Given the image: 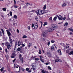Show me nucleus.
I'll return each instance as SVG.
<instances>
[{"label": "nucleus", "instance_id": "obj_22", "mask_svg": "<svg viewBox=\"0 0 73 73\" xmlns=\"http://www.w3.org/2000/svg\"><path fill=\"white\" fill-rule=\"evenodd\" d=\"M21 50V48H17L18 51H20Z\"/></svg>", "mask_w": 73, "mask_h": 73}, {"label": "nucleus", "instance_id": "obj_14", "mask_svg": "<svg viewBox=\"0 0 73 73\" xmlns=\"http://www.w3.org/2000/svg\"><path fill=\"white\" fill-rule=\"evenodd\" d=\"M68 54H69V55H71V54L73 55V51H71L70 52L68 53Z\"/></svg>", "mask_w": 73, "mask_h": 73}, {"label": "nucleus", "instance_id": "obj_53", "mask_svg": "<svg viewBox=\"0 0 73 73\" xmlns=\"http://www.w3.org/2000/svg\"><path fill=\"white\" fill-rule=\"evenodd\" d=\"M17 33H19V32H20L19 30V29H17Z\"/></svg>", "mask_w": 73, "mask_h": 73}, {"label": "nucleus", "instance_id": "obj_34", "mask_svg": "<svg viewBox=\"0 0 73 73\" xmlns=\"http://www.w3.org/2000/svg\"><path fill=\"white\" fill-rule=\"evenodd\" d=\"M51 42L52 43H54V42H55V41L54 40H51Z\"/></svg>", "mask_w": 73, "mask_h": 73}, {"label": "nucleus", "instance_id": "obj_38", "mask_svg": "<svg viewBox=\"0 0 73 73\" xmlns=\"http://www.w3.org/2000/svg\"><path fill=\"white\" fill-rule=\"evenodd\" d=\"M26 4L27 5H30V4L28 3H26Z\"/></svg>", "mask_w": 73, "mask_h": 73}, {"label": "nucleus", "instance_id": "obj_9", "mask_svg": "<svg viewBox=\"0 0 73 73\" xmlns=\"http://www.w3.org/2000/svg\"><path fill=\"white\" fill-rule=\"evenodd\" d=\"M53 31L54 30L52 29V27H51V28H49L48 29V31L49 32H52V31Z\"/></svg>", "mask_w": 73, "mask_h": 73}, {"label": "nucleus", "instance_id": "obj_57", "mask_svg": "<svg viewBox=\"0 0 73 73\" xmlns=\"http://www.w3.org/2000/svg\"><path fill=\"white\" fill-rule=\"evenodd\" d=\"M31 70H29V71H28V72H29V73H31Z\"/></svg>", "mask_w": 73, "mask_h": 73}, {"label": "nucleus", "instance_id": "obj_43", "mask_svg": "<svg viewBox=\"0 0 73 73\" xmlns=\"http://www.w3.org/2000/svg\"><path fill=\"white\" fill-rule=\"evenodd\" d=\"M14 7H15V8H17V5H14Z\"/></svg>", "mask_w": 73, "mask_h": 73}, {"label": "nucleus", "instance_id": "obj_20", "mask_svg": "<svg viewBox=\"0 0 73 73\" xmlns=\"http://www.w3.org/2000/svg\"><path fill=\"white\" fill-rule=\"evenodd\" d=\"M21 43L20 42V41H19L18 42V45L19 46H20V45H21Z\"/></svg>", "mask_w": 73, "mask_h": 73}, {"label": "nucleus", "instance_id": "obj_30", "mask_svg": "<svg viewBox=\"0 0 73 73\" xmlns=\"http://www.w3.org/2000/svg\"><path fill=\"white\" fill-rule=\"evenodd\" d=\"M5 52L6 53H8V50H7V49H5Z\"/></svg>", "mask_w": 73, "mask_h": 73}, {"label": "nucleus", "instance_id": "obj_35", "mask_svg": "<svg viewBox=\"0 0 73 73\" xmlns=\"http://www.w3.org/2000/svg\"><path fill=\"white\" fill-rule=\"evenodd\" d=\"M52 17H50L49 20H52Z\"/></svg>", "mask_w": 73, "mask_h": 73}, {"label": "nucleus", "instance_id": "obj_16", "mask_svg": "<svg viewBox=\"0 0 73 73\" xmlns=\"http://www.w3.org/2000/svg\"><path fill=\"white\" fill-rule=\"evenodd\" d=\"M32 43H29L28 47H29H29H30L31 46H32Z\"/></svg>", "mask_w": 73, "mask_h": 73}, {"label": "nucleus", "instance_id": "obj_6", "mask_svg": "<svg viewBox=\"0 0 73 73\" xmlns=\"http://www.w3.org/2000/svg\"><path fill=\"white\" fill-rule=\"evenodd\" d=\"M38 27V25H37V23H35V25L34 26V29H36Z\"/></svg>", "mask_w": 73, "mask_h": 73}, {"label": "nucleus", "instance_id": "obj_48", "mask_svg": "<svg viewBox=\"0 0 73 73\" xmlns=\"http://www.w3.org/2000/svg\"><path fill=\"white\" fill-rule=\"evenodd\" d=\"M66 19V17H64L63 18V19L64 20H65V19Z\"/></svg>", "mask_w": 73, "mask_h": 73}, {"label": "nucleus", "instance_id": "obj_26", "mask_svg": "<svg viewBox=\"0 0 73 73\" xmlns=\"http://www.w3.org/2000/svg\"><path fill=\"white\" fill-rule=\"evenodd\" d=\"M54 50V46H51V50Z\"/></svg>", "mask_w": 73, "mask_h": 73}, {"label": "nucleus", "instance_id": "obj_24", "mask_svg": "<svg viewBox=\"0 0 73 73\" xmlns=\"http://www.w3.org/2000/svg\"><path fill=\"white\" fill-rule=\"evenodd\" d=\"M9 40H10V42H12V39L11 38V37H9Z\"/></svg>", "mask_w": 73, "mask_h": 73}, {"label": "nucleus", "instance_id": "obj_25", "mask_svg": "<svg viewBox=\"0 0 73 73\" xmlns=\"http://www.w3.org/2000/svg\"><path fill=\"white\" fill-rule=\"evenodd\" d=\"M56 20H57V17H55L54 19H53V20L54 21H56Z\"/></svg>", "mask_w": 73, "mask_h": 73}, {"label": "nucleus", "instance_id": "obj_64", "mask_svg": "<svg viewBox=\"0 0 73 73\" xmlns=\"http://www.w3.org/2000/svg\"><path fill=\"white\" fill-rule=\"evenodd\" d=\"M45 73H48V71H45Z\"/></svg>", "mask_w": 73, "mask_h": 73}, {"label": "nucleus", "instance_id": "obj_44", "mask_svg": "<svg viewBox=\"0 0 73 73\" xmlns=\"http://www.w3.org/2000/svg\"><path fill=\"white\" fill-rule=\"evenodd\" d=\"M39 53L40 54H41V50H39Z\"/></svg>", "mask_w": 73, "mask_h": 73}, {"label": "nucleus", "instance_id": "obj_4", "mask_svg": "<svg viewBox=\"0 0 73 73\" xmlns=\"http://www.w3.org/2000/svg\"><path fill=\"white\" fill-rule=\"evenodd\" d=\"M6 31L7 33L8 36H9V37H10L11 35V33H10V32H9V30H6Z\"/></svg>", "mask_w": 73, "mask_h": 73}, {"label": "nucleus", "instance_id": "obj_28", "mask_svg": "<svg viewBox=\"0 0 73 73\" xmlns=\"http://www.w3.org/2000/svg\"><path fill=\"white\" fill-rule=\"evenodd\" d=\"M17 44V42H15V48H16V47Z\"/></svg>", "mask_w": 73, "mask_h": 73}, {"label": "nucleus", "instance_id": "obj_40", "mask_svg": "<svg viewBox=\"0 0 73 73\" xmlns=\"http://www.w3.org/2000/svg\"><path fill=\"white\" fill-rule=\"evenodd\" d=\"M48 69H50V70H52V68H51L49 66H48Z\"/></svg>", "mask_w": 73, "mask_h": 73}, {"label": "nucleus", "instance_id": "obj_50", "mask_svg": "<svg viewBox=\"0 0 73 73\" xmlns=\"http://www.w3.org/2000/svg\"><path fill=\"white\" fill-rule=\"evenodd\" d=\"M31 27L32 28H33V27H34V24L33 23L32 24Z\"/></svg>", "mask_w": 73, "mask_h": 73}, {"label": "nucleus", "instance_id": "obj_36", "mask_svg": "<svg viewBox=\"0 0 73 73\" xmlns=\"http://www.w3.org/2000/svg\"><path fill=\"white\" fill-rule=\"evenodd\" d=\"M1 36H2V32L0 31V37Z\"/></svg>", "mask_w": 73, "mask_h": 73}, {"label": "nucleus", "instance_id": "obj_11", "mask_svg": "<svg viewBox=\"0 0 73 73\" xmlns=\"http://www.w3.org/2000/svg\"><path fill=\"white\" fill-rule=\"evenodd\" d=\"M23 58H21L20 60V62H21L22 63H23Z\"/></svg>", "mask_w": 73, "mask_h": 73}, {"label": "nucleus", "instance_id": "obj_60", "mask_svg": "<svg viewBox=\"0 0 73 73\" xmlns=\"http://www.w3.org/2000/svg\"><path fill=\"white\" fill-rule=\"evenodd\" d=\"M22 46H25V44H22Z\"/></svg>", "mask_w": 73, "mask_h": 73}, {"label": "nucleus", "instance_id": "obj_51", "mask_svg": "<svg viewBox=\"0 0 73 73\" xmlns=\"http://www.w3.org/2000/svg\"><path fill=\"white\" fill-rule=\"evenodd\" d=\"M29 15H30V16H31V15H32V13H31V12H29Z\"/></svg>", "mask_w": 73, "mask_h": 73}, {"label": "nucleus", "instance_id": "obj_23", "mask_svg": "<svg viewBox=\"0 0 73 73\" xmlns=\"http://www.w3.org/2000/svg\"><path fill=\"white\" fill-rule=\"evenodd\" d=\"M27 36H26V35H24L23 36V38H27Z\"/></svg>", "mask_w": 73, "mask_h": 73}, {"label": "nucleus", "instance_id": "obj_17", "mask_svg": "<svg viewBox=\"0 0 73 73\" xmlns=\"http://www.w3.org/2000/svg\"><path fill=\"white\" fill-rule=\"evenodd\" d=\"M47 24H48V23H47V22H45L44 23V24H43V25L44 26H45V25H47Z\"/></svg>", "mask_w": 73, "mask_h": 73}, {"label": "nucleus", "instance_id": "obj_1", "mask_svg": "<svg viewBox=\"0 0 73 73\" xmlns=\"http://www.w3.org/2000/svg\"><path fill=\"white\" fill-rule=\"evenodd\" d=\"M51 27L52 28V29L53 31H54L58 28V26L56 24H54L51 25Z\"/></svg>", "mask_w": 73, "mask_h": 73}, {"label": "nucleus", "instance_id": "obj_39", "mask_svg": "<svg viewBox=\"0 0 73 73\" xmlns=\"http://www.w3.org/2000/svg\"><path fill=\"white\" fill-rule=\"evenodd\" d=\"M41 72H42V73H45V71L44 70H42Z\"/></svg>", "mask_w": 73, "mask_h": 73}, {"label": "nucleus", "instance_id": "obj_33", "mask_svg": "<svg viewBox=\"0 0 73 73\" xmlns=\"http://www.w3.org/2000/svg\"><path fill=\"white\" fill-rule=\"evenodd\" d=\"M22 56V55H21V54H20L19 56V58H21V57Z\"/></svg>", "mask_w": 73, "mask_h": 73}, {"label": "nucleus", "instance_id": "obj_3", "mask_svg": "<svg viewBox=\"0 0 73 73\" xmlns=\"http://www.w3.org/2000/svg\"><path fill=\"white\" fill-rule=\"evenodd\" d=\"M32 66L33 67L31 68L33 70H36V64L35 63H33L32 64Z\"/></svg>", "mask_w": 73, "mask_h": 73}, {"label": "nucleus", "instance_id": "obj_21", "mask_svg": "<svg viewBox=\"0 0 73 73\" xmlns=\"http://www.w3.org/2000/svg\"><path fill=\"white\" fill-rule=\"evenodd\" d=\"M4 69V67H2L0 69V70L1 72H2L3 69Z\"/></svg>", "mask_w": 73, "mask_h": 73}, {"label": "nucleus", "instance_id": "obj_12", "mask_svg": "<svg viewBox=\"0 0 73 73\" xmlns=\"http://www.w3.org/2000/svg\"><path fill=\"white\" fill-rule=\"evenodd\" d=\"M7 49H10V48H11V45H10V44H9V45H7Z\"/></svg>", "mask_w": 73, "mask_h": 73}, {"label": "nucleus", "instance_id": "obj_61", "mask_svg": "<svg viewBox=\"0 0 73 73\" xmlns=\"http://www.w3.org/2000/svg\"><path fill=\"white\" fill-rule=\"evenodd\" d=\"M40 61H41V62H44V61L42 59V60H40Z\"/></svg>", "mask_w": 73, "mask_h": 73}, {"label": "nucleus", "instance_id": "obj_27", "mask_svg": "<svg viewBox=\"0 0 73 73\" xmlns=\"http://www.w3.org/2000/svg\"><path fill=\"white\" fill-rule=\"evenodd\" d=\"M66 6V4L65 3H64L62 5V7H65Z\"/></svg>", "mask_w": 73, "mask_h": 73}, {"label": "nucleus", "instance_id": "obj_59", "mask_svg": "<svg viewBox=\"0 0 73 73\" xmlns=\"http://www.w3.org/2000/svg\"><path fill=\"white\" fill-rule=\"evenodd\" d=\"M13 0L14 1V2L15 3L14 4H15H15H16V1L15 0Z\"/></svg>", "mask_w": 73, "mask_h": 73}, {"label": "nucleus", "instance_id": "obj_58", "mask_svg": "<svg viewBox=\"0 0 73 73\" xmlns=\"http://www.w3.org/2000/svg\"><path fill=\"white\" fill-rule=\"evenodd\" d=\"M69 48V46H66V49Z\"/></svg>", "mask_w": 73, "mask_h": 73}, {"label": "nucleus", "instance_id": "obj_8", "mask_svg": "<svg viewBox=\"0 0 73 73\" xmlns=\"http://www.w3.org/2000/svg\"><path fill=\"white\" fill-rule=\"evenodd\" d=\"M57 51L58 52V53H59L60 55H61V54H62L61 53V50L59 49Z\"/></svg>", "mask_w": 73, "mask_h": 73}, {"label": "nucleus", "instance_id": "obj_54", "mask_svg": "<svg viewBox=\"0 0 73 73\" xmlns=\"http://www.w3.org/2000/svg\"><path fill=\"white\" fill-rule=\"evenodd\" d=\"M47 45L49 46L50 45V42L49 41L48 42Z\"/></svg>", "mask_w": 73, "mask_h": 73}, {"label": "nucleus", "instance_id": "obj_42", "mask_svg": "<svg viewBox=\"0 0 73 73\" xmlns=\"http://www.w3.org/2000/svg\"><path fill=\"white\" fill-rule=\"evenodd\" d=\"M39 60V59L38 58H36L35 59V60L36 61H38V60Z\"/></svg>", "mask_w": 73, "mask_h": 73}, {"label": "nucleus", "instance_id": "obj_52", "mask_svg": "<svg viewBox=\"0 0 73 73\" xmlns=\"http://www.w3.org/2000/svg\"><path fill=\"white\" fill-rule=\"evenodd\" d=\"M10 15L11 16L12 15V12H10Z\"/></svg>", "mask_w": 73, "mask_h": 73}, {"label": "nucleus", "instance_id": "obj_63", "mask_svg": "<svg viewBox=\"0 0 73 73\" xmlns=\"http://www.w3.org/2000/svg\"><path fill=\"white\" fill-rule=\"evenodd\" d=\"M19 71H20V70L21 69V67H19Z\"/></svg>", "mask_w": 73, "mask_h": 73}, {"label": "nucleus", "instance_id": "obj_49", "mask_svg": "<svg viewBox=\"0 0 73 73\" xmlns=\"http://www.w3.org/2000/svg\"><path fill=\"white\" fill-rule=\"evenodd\" d=\"M66 53H68H68H69V50H66Z\"/></svg>", "mask_w": 73, "mask_h": 73}, {"label": "nucleus", "instance_id": "obj_62", "mask_svg": "<svg viewBox=\"0 0 73 73\" xmlns=\"http://www.w3.org/2000/svg\"><path fill=\"white\" fill-rule=\"evenodd\" d=\"M56 17H57L58 18V17H59V16H58V15H56Z\"/></svg>", "mask_w": 73, "mask_h": 73}, {"label": "nucleus", "instance_id": "obj_37", "mask_svg": "<svg viewBox=\"0 0 73 73\" xmlns=\"http://www.w3.org/2000/svg\"><path fill=\"white\" fill-rule=\"evenodd\" d=\"M39 57H40V60H42V57L41 56H39Z\"/></svg>", "mask_w": 73, "mask_h": 73}, {"label": "nucleus", "instance_id": "obj_10", "mask_svg": "<svg viewBox=\"0 0 73 73\" xmlns=\"http://www.w3.org/2000/svg\"><path fill=\"white\" fill-rule=\"evenodd\" d=\"M9 44H10V43L7 42H6L5 43V44L6 46L9 45Z\"/></svg>", "mask_w": 73, "mask_h": 73}, {"label": "nucleus", "instance_id": "obj_5", "mask_svg": "<svg viewBox=\"0 0 73 73\" xmlns=\"http://www.w3.org/2000/svg\"><path fill=\"white\" fill-rule=\"evenodd\" d=\"M58 19L60 20H62H62H63V17H62L61 16V15H59V17H58Z\"/></svg>", "mask_w": 73, "mask_h": 73}, {"label": "nucleus", "instance_id": "obj_45", "mask_svg": "<svg viewBox=\"0 0 73 73\" xmlns=\"http://www.w3.org/2000/svg\"><path fill=\"white\" fill-rule=\"evenodd\" d=\"M16 58H15L14 60H13V63L15 62V61H16Z\"/></svg>", "mask_w": 73, "mask_h": 73}, {"label": "nucleus", "instance_id": "obj_29", "mask_svg": "<svg viewBox=\"0 0 73 73\" xmlns=\"http://www.w3.org/2000/svg\"><path fill=\"white\" fill-rule=\"evenodd\" d=\"M68 25V23H65L64 26L65 27H66V26H67Z\"/></svg>", "mask_w": 73, "mask_h": 73}, {"label": "nucleus", "instance_id": "obj_47", "mask_svg": "<svg viewBox=\"0 0 73 73\" xmlns=\"http://www.w3.org/2000/svg\"><path fill=\"white\" fill-rule=\"evenodd\" d=\"M35 20H37L38 19V17H35Z\"/></svg>", "mask_w": 73, "mask_h": 73}, {"label": "nucleus", "instance_id": "obj_13", "mask_svg": "<svg viewBox=\"0 0 73 73\" xmlns=\"http://www.w3.org/2000/svg\"><path fill=\"white\" fill-rule=\"evenodd\" d=\"M46 33L44 32H43V37H46Z\"/></svg>", "mask_w": 73, "mask_h": 73}, {"label": "nucleus", "instance_id": "obj_19", "mask_svg": "<svg viewBox=\"0 0 73 73\" xmlns=\"http://www.w3.org/2000/svg\"><path fill=\"white\" fill-rule=\"evenodd\" d=\"M46 8V5H44V7L43 8V9L44 10H45V9Z\"/></svg>", "mask_w": 73, "mask_h": 73}, {"label": "nucleus", "instance_id": "obj_31", "mask_svg": "<svg viewBox=\"0 0 73 73\" xmlns=\"http://www.w3.org/2000/svg\"><path fill=\"white\" fill-rule=\"evenodd\" d=\"M14 19H17V16L16 15H15L13 17Z\"/></svg>", "mask_w": 73, "mask_h": 73}, {"label": "nucleus", "instance_id": "obj_32", "mask_svg": "<svg viewBox=\"0 0 73 73\" xmlns=\"http://www.w3.org/2000/svg\"><path fill=\"white\" fill-rule=\"evenodd\" d=\"M3 11H5V12L6 10V8H3Z\"/></svg>", "mask_w": 73, "mask_h": 73}, {"label": "nucleus", "instance_id": "obj_7", "mask_svg": "<svg viewBox=\"0 0 73 73\" xmlns=\"http://www.w3.org/2000/svg\"><path fill=\"white\" fill-rule=\"evenodd\" d=\"M16 56V54L15 53H13L12 56H11V58H15Z\"/></svg>", "mask_w": 73, "mask_h": 73}, {"label": "nucleus", "instance_id": "obj_18", "mask_svg": "<svg viewBox=\"0 0 73 73\" xmlns=\"http://www.w3.org/2000/svg\"><path fill=\"white\" fill-rule=\"evenodd\" d=\"M68 30L69 31H72V32H73V29L72 28H69L68 29Z\"/></svg>", "mask_w": 73, "mask_h": 73}, {"label": "nucleus", "instance_id": "obj_2", "mask_svg": "<svg viewBox=\"0 0 73 73\" xmlns=\"http://www.w3.org/2000/svg\"><path fill=\"white\" fill-rule=\"evenodd\" d=\"M38 13L39 15H41L42 14H43L45 12V11H42L41 10H39L38 11Z\"/></svg>", "mask_w": 73, "mask_h": 73}, {"label": "nucleus", "instance_id": "obj_41", "mask_svg": "<svg viewBox=\"0 0 73 73\" xmlns=\"http://www.w3.org/2000/svg\"><path fill=\"white\" fill-rule=\"evenodd\" d=\"M26 70L27 71H28V70H29V68H26Z\"/></svg>", "mask_w": 73, "mask_h": 73}, {"label": "nucleus", "instance_id": "obj_56", "mask_svg": "<svg viewBox=\"0 0 73 73\" xmlns=\"http://www.w3.org/2000/svg\"><path fill=\"white\" fill-rule=\"evenodd\" d=\"M58 61H59V62H62V60H60V59H59L58 60Z\"/></svg>", "mask_w": 73, "mask_h": 73}, {"label": "nucleus", "instance_id": "obj_15", "mask_svg": "<svg viewBox=\"0 0 73 73\" xmlns=\"http://www.w3.org/2000/svg\"><path fill=\"white\" fill-rule=\"evenodd\" d=\"M1 31L3 33V35H4V30H3V29H1Z\"/></svg>", "mask_w": 73, "mask_h": 73}, {"label": "nucleus", "instance_id": "obj_46", "mask_svg": "<svg viewBox=\"0 0 73 73\" xmlns=\"http://www.w3.org/2000/svg\"><path fill=\"white\" fill-rule=\"evenodd\" d=\"M27 28L29 29V30H30V29H31V27L30 26H29L27 27Z\"/></svg>", "mask_w": 73, "mask_h": 73}, {"label": "nucleus", "instance_id": "obj_55", "mask_svg": "<svg viewBox=\"0 0 73 73\" xmlns=\"http://www.w3.org/2000/svg\"><path fill=\"white\" fill-rule=\"evenodd\" d=\"M55 62H58V60L57 59L55 60Z\"/></svg>", "mask_w": 73, "mask_h": 73}]
</instances>
